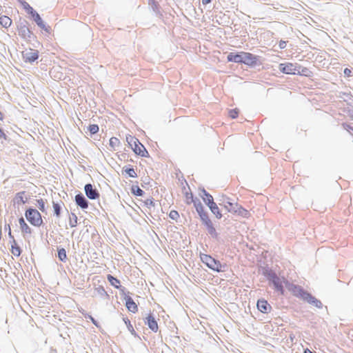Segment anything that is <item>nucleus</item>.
Returning <instances> with one entry per match:
<instances>
[{
    "instance_id": "1",
    "label": "nucleus",
    "mask_w": 353,
    "mask_h": 353,
    "mask_svg": "<svg viewBox=\"0 0 353 353\" xmlns=\"http://www.w3.org/2000/svg\"><path fill=\"white\" fill-rule=\"evenodd\" d=\"M279 70L281 72L286 74L300 75L307 77H311L313 72L309 68L303 67L297 63L287 62L279 64Z\"/></svg>"
},
{
    "instance_id": "2",
    "label": "nucleus",
    "mask_w": 353,
    "mask_h": 353,
    "mask_svg": "<svg viewBox=\"0 0 353 353\" xmlns=\"http://www.w3.org/2000/svg\"><path fill=\"white\" fill-rule=\"evenodd\" d=\"M126 141L130 145L132 149L134 152L135 154L141 156L146 157L148 156V152L144 145L139 141L138 139L129 135L126 137Z\"/></svg>"
},
{
    "instance_id": "3",
    "label": "nucleus",
    "mask_w": 353,
    "mask_h": 353,
    "mask_svg": "<svg viewBox=\"0 0 353 353\" xmlns=\"http://www.w3.org/2000/svg\"><path fill=\"white\" fill-rule=\"evenodd\" d=\"M25 216L28 222L34 227H40L43 224L41 214L36 209H28L25 212Z\"/></svg>"
},
{
    "instance_id": "4",
    "label": "nucleus",
    "mask_w": 353,
    "mask_h": 353,
    "mask_svg": "<svg viewBox=\"0 0 353 353\" xmlns=\"http://www.w3.org/2000/svg\"><path fill=\"white\" fill-rule=\"evenodd\" d=\"M201 260L205 263L209 268L216 272H222L223 265L219 261L215 260L211 256L208 254H201Z\"/></svg>"
},
{
    "instance_id": "5",
    "label": "nucleus",
    "mask_w": 353,
    "mask_h": 353,
    "mask_svg": "<svg viewBox=\"0 0 353 353\" xmlns=\"http://www.w3.org/2000/svg\"><path fill=\"white\" fill-rule=\"evenodd\" d=\"M285 283L288 289L292 293L294 296L300 297L303 300L305 299V294H307V292L304 291V290L301 286L290 283L288 281H285Z\"/></svg>"
},
{
    "instance_id": "6",
    "label": "nucleus",
    "mask_w": 353,
    "mask_h": 353,
    "mask_svg": "<svg viewBox=\"0 0 353 353\" xmlns=\"http://www.w3.org/2000/svg\"><path fill=\"white\" fill-rule=\"evenodd\" d=\"M267 277L269 281H272L275 289L277 291H279L281 293V294L283 295L284 294V290H283V287L282 285L283 282L281 280V279L279 277H278L275 273L272 272H270L267 274Z\"/></svg>"
},
{
    "instance_id": "7",
    "label": "nucleus",
    "mask_w": 353,
    "mask_h": 353,
    "mask_svg": "<svg viewBox=\"0 0 353 353\" xmlns=\"http://www.w3.org/2000/svg\"><path fill=\"white\" fill-rule=\"evenodd\" d=\"M259 58L250 52H245L242 63L249 66H254L258 63Z\"/></svg>"
},
{
    "instance_id": "8",
    "label": "nucleus",
    "mask_w": 353,
    "mask_h": 353,
    "mask_svg": "<svg viewBox=\"0 0 353 353\" xmlns=\"http://www.w3.org/2000/svg\"><path fill=\"white\" fill-rule=\"evenodd\" d=\"M19 227H20L21 233L24 237L28 235L32 234V230L27 224V223L26 222L25 219L23 217L19 218Z\"/></svg>"
},
{
    "instance_id": "9",
    "label": "nucleus",
    "mask_w": 353,
    "mask_h": 353,
    "mask_svg": "<svg viewBox=\"0 0 353 353\" xmlns=\"http://www.w3.org/2000/svg\"><path fill=\"white\" fill-rule=\"evenodd\" d=\"M85 192L87 196L90 199H97L99 197V194L96 189H94L91 184L85 185Z\"/></svg>"
},
{
    "instance_id": "10",
    "label": "nucleus",
    "mask_w": 353,
    "mask_h": 353,
    "mask_svg": "<svg viewBox=\"0 0 353 353\" xmlns=\"http://www.w3.org/2000/svg\"><path fill=\"white\" fill-rule=\"evenodd\" d=\"M245 52H241L237 54H234L233 52L230 53L228 55L227 59L229 62H234L237 63H242L243 60Z\"/></svg>"
},
{
    "instance_id": "11",
    "label": "nucleus",
    "mask_w": 353,
    "mask_h": 353,
    "mask_svg": "<svg viewBox=\"0 0 353 353\" xmlns=\"http://www.w3.org/2000/svg\"><path fill=\"white\" fill-rule=\"evenodd\" d=\"M223 206L229 212L234 213L239 203L237 202H232L230 199L226 197L223 200Z\"/></svg>"
},
{
    "instance_id": "12",
    "label": "nucleus",
    "mask_w": 353,
    "mask_h": 353,
    "mask_svg": "<svg viewBox=\"0 0 353 353\" xmlns=\"http://www.w3.org/2000/svg\"><path fill=\"white\" fill-rule=\"evenodd\" d=\"M39 57V52L35 50H30L23 55V59L26 62L32 63L36 61Z\"/></svg>"
},
{
    "instance_id": "13",
    "label": "nucleus",
    "mask_w": 353,
    "mask_h": 353,
    "mask_svg": "<svg viewBox=\"0 0 353 353\" xmlns=\"http://www.w3.org/2000/svg\"><path fill=\"white\" fill-rule=\"evenodd\" d=\"M256 306H257L258 310L263 313H268L272 309V307L270 306V305L268 303L267 301H265L264 299L259 300L257 301Z\"/></svg>"
},
{
    "instance_id": "14",
    "label": "nucleus",
    "mask_w": 353,
    "mask_h": 353,
    "mask_svg": "<svg viewBox=\"0 0 353 353\" xmlns=\"http://www.w3.org/2000/svg\"><path fill=\"white\" fill-rule=\"evenodd\" d=\"M125 306L128 311L136 313L138 311V306L130 296L125 298Z\"/></svg>"
},
{
    "instance_id": "15",
    "label": "nucleus",
    "mask_w": 353,
    "mask_h": 353,
    "mask_svg": "<svg viewBox=\"0 0 353 353\" xmlns=\"http://www.w3.org/2000/svg\"><path fill=\"white\" fill-rule=\"evenodd\" d=\"M304 301L308 302L310 304L315 305L317 307H321L322 303L321 302L316 299L315 297L312 296L310 293L307 292V294H305Z\"/></svg>"
},
{
    "instance_id": "16",
    "label": "nucleus",
    "mask_w": 353,
    "mask_h": 353,
    "mask_svg": "<svg viewBox=\"0 0 353 353\" xmlns=\"http://www.w3.org/2000/svg\"><path fill=\"white\" fill-rule=\"evenodd\" d=\"M147 323L149 327L154 332H157L158 330V324L152 315H148L146 318Z\"/></svg>"
},
{
    "instance_id": "17",
    "label": "nucleus",
    "mask_w": 353,
    "mask_h": 353,
    "mask_svg": "<svg viewBox=\"0 0 353 353\" xmlns=\"http://www.w3.org/2000/svg\"><path fill=\"white\" fill-rule=\"evenodd\" d=\"M75 201L77 204L83 209H85L88 207V204L85 197L81 194H77L75 196Z\"/></svg>"
},
{
    "instance_id": "18",
    "label": "nucleus",
    "mask_w": 353,
    "mask_h": 353,
    "mask_svg": "<svg viewBox=\"0 0 353 353\" xmlns=\"http://www.w3.org/2000/svg\"><path fill=\"white\" fill-rule=\"evenodd\" d=\"M10 252L15 256H19L21 255V248L19 246L18 243L14 239H13L11 242Z\"/></svg>"
},
{
    "instance_id": "19",
    "label": "nucleus",
    "mask_w": 353,
    "mask_h": 353,
    "mask_svg": "<svg viewBox=\"0 0 353 353\" xmlns=\"http://www.w3.org/2000/svg\"><path fill=\"white\" fill-rule=\"evenodd\" d=\"M234 213L243 218H248L250 215L249 211L240 205H238Z\"/></svg>"
},
{
    "instance_id": "20",
    "label": "nucleus",
    "mask_w": 353,
    "mask_h": 353,
    "mask_svg": "<svg viewBox=\"0 0 353 353\" xmlns=\"http://www.w3.org/2000/svg\"><path fill=\"white\" fill-rule=\"evenodd\" d=\"M14 200L17 204L25 203L28 200V198L26 196V192L24 191L18 192L15 196Z\"/></svg>"
},
{
    "instance_id": "21",
    "label": "nucleus",
    "mask_w": 353,
    "mask_h": 353,
    "mask_svg": "<svg viewBox=\"0 0 353 353\" xmlns=\"http://www.w3.org/2000/svg\"><path fill=\"white\" fill-rule=\"evenodd\" d=\"M31 16L32 17V18L34 19V21L36 22V23L37 24L38 26H39L42 29H46L45 24H44L43 20L41 19L39 14L36 11L32 12V14H31Z\"/></svg>"
},
{
    "instance_id": "22",
    "label": "nucleus",
    "mask_w": 353,
    "mask_h": 353,
    "mask_svg": "<svg viewBox=\"0 0 353 353\" xmlns=\"http://www.w3.org/2000/svg\"><path fill=\"white\" fill-rule=\"evenodd\" d=\"M208 207L217 219H221L222 217V214L221 213L219 207L217 206L216 203L210 204V205H209Z\"/></svg>"
},
{
    "instance_id": "23",
    "label": "nucleus",
    "mask_w": 353,
    "mask_h": 353,
    "mask_svg": "<svg viewBox=\"0 0 353 353\" xmlns=\"http://www.w3.org/2000/svg\"><path fill=\"white\" fill-rule=\"evenodd\" d=\"M107 279L111 285L114 286L117 289H119L120 288V281L119 279L114 277L111 274H108L107 276Z\"/></svg>"
},
{
    "instance_id": "24",
    "label": "nucleus",
    "mask_w": 353,
    "mask_h": 353,
    "mask_svg": "<svg viewBox=\"0 0 353 353\" xmlns=\"http://www.w3.org/2000/svg\"><path fill=\"white\" fill-rule=\"evenodd\" d=\"M0 24L3 27L7 28L10 26L12 24V20L10 17L7 16H1L0 17Z\"/></svg>"
},
{
    "instance_id": "25",
    "label": "nucleus",
    "mask_w": 353,
    "mask_h": 353,
    "mask_svg": "<svg viewBox=\"0 0 353 353\" xmlns=\"http://www.w3.org/2000/svg\"><path fill=\"white\" fill-rule=\"evenodd\" d=\"M120 143V141L117 137H111L110 139V147L111 148V150L114 151L116 150V148L119 146Z\"/></svg>"
},
{
    "instance_id": "26",
    "label": "nucleus",
    "mask_w": 353,
    "mask_h": 353,
    "mask_svg": "<svg viewBox=\"0 0 353 353\" xmlns=\"http://www.w3.org/2000/svg\"><path fill=\"white\" fill-rule=\"evenodd\" d=\"M19 1L21 3L23 8L28 12V13L30 15L32 14V12H34L33 8L26 1L23 0H19Z\"/></svg>"
},
{
    "instance_id": "27",
    "label": "nucleus",
    "mask_w": 353,
    "mask_h": 353,
    "mask_svg": "<svg viewBox=\"0 0 353 353\" xmlns=\"http://www.w3.org/2000/svg\"><path fill=\"white\" fill-rule=\"evenodd\" d=\"M58 257L61 261H65L67 259L66 251L64 248L58 250Z\"/></svg>"
},
{
    "instance_id": "28",
    "label": "nucleus",
    "mask_w": 353,
    "mask_h": 353,
    "mask_svg": "<svg viewBox=\"0 0 353 353\" xmlns=\"http://www.w3.org/2000/svg\"><path fill=\"white\" fill-rule=\"evenodd\" d=\"M201 220L205 223V225H211V220L209 219L208 214L205 212H202L199 214Z\"/></svg>"
},
{
    "instance_id": "29",
    "label": "nucleus",
    "mask_w": 353,
    "mask_h": 353,
    "mask_svg": "<svg viewBox=\"0 0 353 353\" xmlns=\"http://www.w3.org/2000/svg\"><path fill=\"white\" fill-rule=\"evenodd\" d=\"M185 203L188 205L194 203L192 193L186 192L185 194Z\"/></svg>"
},
{
    "instance_id": "30",
    "label": "nucleus",
    "mask_w": 353,
    "mask_h": 353,
    "mask_svg": "<svg viewBox=\"0 0 353 353\" xmlns=\"http://www.w3.org/2000/svg\"><path fill=\"white\" fill-rule=\"evenodd\" d=\"M132 192L136 196H143L144 192L137 185L132 187Z\"/></svg>"
},
{
    "instance_id": "31",
    "label": "nucleus",
    "mask_w": 353,
    "mask_h": 353,
    "mask_svg": "<svg viewBox=\"0 0 353 353\" xmlns=\"http://www.w3.org/2000/svg\"><path fill=\"white\" fill-rule=\"evenodd\" d=\"M205 192V198H204V201L205 202V203L209 206L210 205V204H212L214 202V199H213V197L212 195H210V194L207 193L205 191H204Z\"/></svg>"
},
{
    "instance_id": "32",
    "label": "nucleus",
    "mask_w": 353,
    "mask_h": 353,
    "mask_svg": "<svg viewBox=\"0 0 353 353\" xmlns=\"http://www.w3.org/2000/svg\"><path fill=\"white\" fill-rule=\"evenodd\" d=\"M88 130L91 134H96L99 132V128L97 124H92L89 125Z\"/></svg>"
},
{
    "instance_id": "33",
    "label": "nucleus",
    "mask_w": 353,
    "mask_h": 353,
    "mask_svg": "<svg viewBox=\"0 0 353 353\" xmlns=\"http://www.w3.org/2000/svg\"><path fill=\"white\" fill-rule=\"evenodd\" d=\"M125 323L126 324L128 330L133 334H135V331L132 325L130 323V321L128 319H124Z\"/></svg>"
},
{
    "instance_id": "34",
    "label": "nucleus",
    "mask_w": 353,
    "mask_h": 353,
    "mask_svg": "<svg viewBox=\"0 0 353 353\" xmlns=\"http://www.w3.org/2000/svg\"><path fill=\"white\" fill-rule=\"evenodd\" d=\"M125 172L131 177H137V174L134 168H125Z\"/></svg>"
},
{
    "instance_id": "35",
    "label": "nucleus",
    "mask_w": 353,
    "mask_h": 353,
    "mask_svg": "<svg viewBox=\"0 0 353 353\" xmlns=\"http://www.w3.org/2000/svg\"><path fill=\"white\" fill-rule=\"evenodd\" d=\"M169 216L173 220H177L179 217V214L176 210H171L169 213Z\"/></svg>"
},
{
    "instance_id": "36",
    "label": "nucleus",
    "mask_w": 353,
    "mask_h": 353,
    "mask_svg": "<svg viewBox=\"0 0 353 353\" xmlns=\"http://www.w3.org/2000/svg\"><path fill=\"white\" fill-rule=\"evenodd\" d=\"M37 205H38V208H39V210L41 212H44L45 211V202H44V201L42 199H38L37 201Z\"/></svg>"
},
{
    "instance_id": "37",
    "label": "nucleus",
    "mask_w": 353,
    "mask_h": 353,
    "mask_svg": "<svg viewBox=\"0 0 353 353\" xmlns=\"http://www.w3.org/2000/svg\"><path fill=\"white\" fill-rule=\"evenodd\" d=\"M26 32H30L29 29L26 26H22L19 28V34L20 35L25 36Z\"/></svg>"
},
{
    "instance_id": "38",
    "label": "nucleus",
    "mask_w": 353,
    "mask_h": 353,
    "mask_svg": "<svg viewBox=\"0 0 353 353\" xmlns=\"http://www.w3.org/2000/svg\"><path fill=\"white\" fill-rule=\"evenodd\" d=\"M229 116L232 119H236L239 116V110L237 109H232L229 111Z\"/></svg>"
},
{
    "instance_id": "39",
    "label": "nucleus",
    "mask_w": 353,
    "mask_h": 353,
    "mask_svg": "<svg viewBox=\"0 0 353 353\" xmlns=\"http://www.w3.org/2000/svg\"><path fill=\"white\" fill-rule=\"evenodd\" d=\"M53 208L55 215L59 216L61 211L60 205L58 203H53Z\"/></svg>"
},
{
    "instance_id": "40",
    "label": "nucleus",
    "mask_w": 353,
    "mask_h": 353,
    "mask_svg": "<svg viewBox=\"0 0 353 353\" xmlns=\"http://www.w3.org/2000/svg\"><path fill=\"white\" fill-rule=\"evenodd\" d=\"M342 125L345 130L353 134V127L352 125L347 123H343Z\"/></svg>"
},
{
    "instance_id": "41",
    "label": "nucleus",
    "mask_w": 353,
    "mask_h": 353,
    "mask_svg": "<svg viewBox=\"0 0 353 353\" xmlns=\"http://www.w3.org/2000/svg\"><path fill=\"white\" fill-rule=\"evenodd\" d=\"M195 207L199 214H201L202 212H204L203 207L201 205V203H199L198 205L195 204Z\"/></svg>"
},
{
    "instance_id": "42",
    "label": "nucleus",
    "mask_w": 353,
    "mask_h": 353,
    "mask_svg": "<svg viewBox=\"0 0 353 353\" xmlns=\"http://www.w3.org/2000/svg\"><path fill=\"white\" fill-rule=\"evenodd\" d=\"M85 317L90 319V321L92 322V323L94 325H95L97 327H99V324H98L97 321L91 315L85 314Z\"/></svg>"
},
{
    "instance_id": "43",
    "label": "nucleus",
    "mask_w": 353,
    "mask_h": 353,
    "mask_svg": "<svg viewBox=\"0 0 353 353\" xmlns=\"http://www.w3.org/2000/svg\"><path fill=\"white\" fill-rule=\"evenodd\" d=\"M208 229V231L210 234H214L215 233V229L214 228L213 225H212V223L211 222V225H206Z\"/></svg>"
},
{
    "instance_id": "44",
    "label": "nucleus",
    "mask_w": 353,
    "mask_h": 353,
    "mask_svg": "<svg viewBox=\"0 0 353 353\" xmlns=\"http://www.w3.org/2000/svg\"><path fill=\"white\" fill-rule=\"evenodd\" d=\"M344 74L347 77H350L351 76V74H352V71L349 68H345L344 69Z\"/></svg>"
},
{
    "instance_id": "45",
    "label": "nucleus",
    "mask_w": 353,
    "mask_h": 353,
    "mask_svg": "<svg viewBox=\"0 0 353 353\" xmlns=\"http://www.w3.org/2000/svg\"><path fill=\"white\" fill-rule=\"evenodd\" d=\"M0 139H7L6 134L3 132V130L0 128Z\"/></svg>"
},
{
    "instance_id": "46",
    "label": "nucleus",
    "mask_w": 353,
    "mask_h": 353,
    "mask_svg": "<svg viewBox=\"0 0 353 353\" xmlns=\"http://www.w3.org/2000/svg\"><path fill=\"white\" fill-rule=\"evenodd\" d=\"M279 46L281 49H283L286 46V43L284 41H280Z\"/></svg>"
},
{
    "instance_id": "47",
    "label": "nucleus",
    "mask_w": 353,
    "mask_h": 353,
    "mask_svg": "<svg viewBox=\"0 0 353 353\" xmlns=\"http://www.w3.org/2000/svg\"><path fill=\"white\" fill-rule=\"evenodd\" d=\"M8 228H9L8 235H9V236H10L11 239H12V240H13V239H14V236H12V232H11V230H10V225H8Z\"/></svg>"
},
{
    "instance_id": "48",
    "label": "nucleus",
    "mask_w": 353,
    "mask_h": 353,
    "mask_svg": "<svg viewBox=\"0 0 353 353\" xmlns=\"http://www.w3.org/2000/svg\"><path fill=\"white\" fill-rule=\"evenodd\" d=\"M211 2V0H202V3L203 5H207Z\"/></svg>"
},
{
    "instance_id": "49",
    "label": "nucleus",
    "mask_w": 353,
    "mask_h": 353,
    "mask_svg": "<svg viewBox=\"0 0 353 353\" xmlns=\"http://www.w3.org/2000/svg\"><path fill=\"white\" fill-rule=\"evenodd\" d=\"M1 237H2V231H1V225H0V240L1 239Z\"/></svg>"
},
{
    "instance_id": "50",
    "label": "nucleus",
    "mask_w": 353,
    "mask_h": 353,
    "mask_svg": "<svg viewBox=\"0 0 353 353\" xmlns=\"http://www.w3.org/2000/svg\"><path fill=\"white\" fill-rule=\"evenodd\" d=\"M304 353H313L312 351H310V350L307 349L305 350Z\"/></svg>"
},
{
    "instance_id": "51",
    "label": "nucleus",
    "mask_w": 353,
    "mask_h": 353,
    "mask_svg": "<svg viewBox=\"0 0 353 353\" xmlns=\"http://www.w3.org/2000/svg\"><path fill=\"white\" fill-rule=\"evenodd\" d=\"M3 114L0 112V120H3Z\"/></svg>"
}]
</instances>
